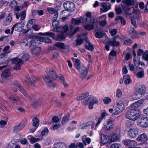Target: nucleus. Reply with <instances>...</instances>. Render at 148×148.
Wrapping results in <instances>:
<instances>
[{
    "label": "nucleus",
    "instance_id": "obj_47",
    "mask_svg": "<svg viewBox=\"0 0 148 148\" xmlns=\"http://www.w3.org/2000/svg\"><path fill=\"white\" fill-rule=\"evenodd\" d=\"M144 71H140L137 73L136 75V76L140 78H143L144 76Z\"/></svg>",
    "mask_w": 148,
    "mask_h": 148
},
{
    "label": "nucleus",
    "instance_id": "obj_23",
    "mask_svg": "<svg viewBox=\"0 0 148 148\" xmlns=\"http://www.w3.org/2000/svg\"><path fill=\"white\" fill-rule=\"evenodd\" d=\"M101 5L102 8H100V10L103 12H106L111 8V5H107L105 2L103 3Z\"/></svg>",
    "mask_w": 148,
    "mask_h": 148
},
{
    "label": "nucleus",
    "instance_id": "obj_34",
    "mask_svg": "<svg viewBox=\"0 0 148 148\" xmlns=\"http://www.w3.org/2000/svg\"><path fill=\"white\" fill-rule=\"evenodd\" d=\"M123 1L128 6H132L134 5L136 0H123Z\"/></svg>",
    "mask_w": 148,
    "mask_h": 148
},
{
    "label": "nucleus",
    "instance_id": "obj_43",
    "mask_svg": "<svg viewBox=\"0 0 148 148\" xmlns=\"http://www.w3.org/2000/svg\"><path fill=\"white\" fill-rule=\"evenodd\" d=\"M96 37H102L106 36V34L104 33L103 31H101L97 32L95 34Z\"/></svg>",
    "mask_w": 148,
    "mask_h": 148
},
{
    "label": "nucleus",
    "instance_id": "obj_35",
    "mask_svg": "<svg viewBox=\"0 0 148 148\" xmlns=\"http://www.w3.org/2000/svg\"><path fill=\"white\" fill-rule=\"evenodd\" d=\"M32 125L34 127H37L39 125V119L37 117H35L32 120Z\"/></svg>",
    "mask_w": 148,
    "mask_h": 148
},
{
    "label": "nucleus",
    "instance_id": "obj_4",
    "mask_svg": "<svg viewBox=\"0 0 148 148\" xmlns=\"http://www.w3.org/2000/svg\"><path fill=\"white\" fill-rule=\"evenodd\" d=\"M31 39L29 42V46H35L40 44L41 41L45 43H50L51 40L49 38H28Z\"/></svg>",
    "mask_w": 148,
    "mask_h": 148
},
{
    "label": "nucleus",
    "instance_id": "obj_28",
    "mask_svg": "<svg viewBox=\"0 0 148 148\" xmlns=\"http://www.w3.org/2000/svg\"><path fill=\"white\" fill-rule=\"evenodd\" d=\"M71 21L72 24L75 25H78L81 22H82V17H81L79 18H73L71 20Z\"/></svg>",
    "mask_w": 148,
    "mask_h": 148
},
{
    "label": "nucleus",
    "instance_id": "obj_50",
    "mask_svg": "<svg viewBox=\"0 0 148 148\" xmlns=\"http://www.w3.org/2000/svg\"><path fill=\"white\" fill-rule=\"evenodd\" d=\"M79 28L78 27H77L73 30L71 29L69 33L71 36H72L74 34L77 32L79 31Z\"/></svg>",
    "mask_w": 148,
    "mask_h": 148
},
{
    "label": "nucleus",
    "instance_id": "obj_55",
    "mask_svg": "<svg viewBox=\"0 0 148 148\" xmlns=\"http://www.w3.org/2000/svg\"><path fill=\"white\" fill-rule=\"evenodd\" d=\"M29 58V56L28 54L25 53L23 54L21 57V60L23 61L27 60Z\"/></svg>",
    "mask_w": 148,
    "mask_h": 148
},
{
    "label": "nucleus",
    "instance_id": "obj_60",
    "mask_svg": "<svg viewBox=\"0 0 148 148\" xmlns=\"http://www.w3.org/2000/svg\"><path fill=\"white\" fill-rule=\"evenodd\" d=\"M129 32L130 34H132L133 35H134V34H137V32L136 31L133 27H131L130 28L129 31Z\"/></svg>",
    "mask_w": 148,
    "mask_h": 148
},
{
    "label": "nucleus",
    "instance_id": "obj_56",
    "mask_svg": "<svg viewBox=\"0 0 148 148\" xmlns=\"http://www.w3.org/2000/svg\"><path fill=\"white\" fill-rule=\"evenodd\" d=\"M130 141L131 140L127 139L123 141L122 143L125 146H130Z\"/></svg>",
    "mask_w": 148,
    "mask_h": 148
},
{
    "label": "nucleus",
    "instance_id": "obj_20",
    "mask_svg": "<svg viewBox=\"0 0 148 148\" xmlns=\"http://www.w3.org/2000/svg\"><path fill=\"white\" fill-rule=\"evenodd\" d=\"M144 100L141 99L138 101L137 102L132 104L131 105V108H137L139 106L141 105L144 102Z\"/></svg>",
    "mask_w": 148,
    "mask_h": 148
},
{
    "label": "nucleus",
    "instance_id": "obj_5",
    "mask_svg": "<svg viewBox=\"0 0 148 148\" xmlns=\"http://www.w3.org/2000/svg\"><path fill=\"white\" fill-rule=\"evenodd\" d=\"M116 38L106 39L103 43L105 45V47L108 51L109 50V46L114 47H117L119 45V42L116 40Z\"/></svg>",
    "mask_w": 148,
    "mask_h": 148
},
{
    "label": "nucleus",
    "instance_id": "obj_38",
    "mask_svg": "<svg viewBox=\"0 0 148 148\" xmlns=\"http://www.w3.org/2000/svg\"><path fill=\"white\" fill-rule=\"evenodd\" d=\"M93 124V122L91 121H89L87 123H84L81 124V129H86L88 126H90Z\"/></svg>",
    "mask_w": 148,
    "mask_h": 148
},
{
    "label": "nucleus",
    "instance_id": "obj_41",
    "mask_svg": "<svg viewBox=\"0 0 148 148\" xmlns=\"http://www.w3.org/2000/svg\"><path fill=\"white\" fill-rule=\"evenodd\" d=\"M9 99L10 101L13 103L16 102L18 100V98L17 96H14L13 95L10 96Z\"/></svg>",
    "mask_w": 148,
    "mask_h": 148
},
{
    "label": "nucleus",
    "instance_id": "obj_63",
    "mask_svg": "<svg viewBox=\"0 0 148 148\" xmlns=\"http://www.w3.org/2000/svg\"><path fill=\"white\" fill-rule=\"evenodd\" d=\"M114 110L115 111L114 113H113V114L114 115H117L120 113V108H114Z\"/></svg>",
    "mask_w": 148,
    "mask_h": 148
},
{
    "label": "nucleus",
    "instance_id": "obj_51",
    "mask_svg": "<svg viewBox=\"0 0 148 148\" xmlns=\"http://www.w3.org/2000/svg\"><path fill=\"white\" fill-rule=\"evenodd\" d=\"M13 84L15 86L19 88L22 93L25 90L21 86L20 84L17 82L15 81L14 83Z\"/></svg>",
    "mask_w": 148,
    "mask_h": 148
},
{
    "label": "nucleus",
    "instance_id": "obj_42",
    "mask_svg": "<svg viewBox=\"0 0 148 148\" xmlns=\"http://www.w3.org/2000/svg\"><path fill=\"white\" fill-rule=\"evenodd\" d=\"M84 40V39L82 38H78L75 40L76 46L81 45L83 43Z\"/></svg>",
    "mask_w": 148,
    "mask_h": 148
},
{
    "label": "nucleus",
    "instance_id": "obj_49",
    "mask_svg": "<svg viewBox=\"0 0 148 148\" xmlns=\"http://www.w3.org/2000/svg\"><path fill=\"white\" fill-rule=\"evenodd\" d=\"M110 140L112 142L115 141L118 139L117 135L115 134H113L110 135Z\"/></svg>",
    "mask_w": 148,
    "mask_h": 148
},
{
    "label": "nucleus",
    "instance_id": "obj_13",
    "mask_svg": "<svg viewBox=\"0 0 148 148\" xmlns=\"http://www.w3.org/2000/svg\"><path fill=\"white\" fill-rule=\"evenodd\" d=\"M69 27L67 25H65L63 26H60L56 28H54L53 30L58 32L64 33L67 34V32L68 31Z\"/></svg>",
    "mask_w": 148,
    "mask_h": 148
},
{
    "label": "nucleus",
    "instance_id": "obj_52",
    "mask_svg": "<svg viewBox=\"0 0 148 148\" xmlns=\"http://www.w3.org/2000/svg\"><path fill=\"white\" fill-rule=\"evenodd\" d=\"M35 21L34 19H32L29 20L27 23L26 26L29 29L31 25L33 24L35 22Z\"/></svg>",
    "mask_w": 148,
    "mask_h": 148
},
{
    "label": "nucleus",
    "instance_id": "obj_14",
    "mask_svg": "<svg viewBox=\"0 0 148 148\" xmlns=\"http://www.w3.org/2000/svg\"><path fill=\"white\" fill-rule=\"evenodd\" d=\"M25 125V122L21 123L18 125H15L14 126L13 132L16 133L22 130Z\"/></svg>",
    "mask_w": 148,
    "mask_h": 148
},
{
    "label": "nucleus",
    "instance_id": "obj_21",
    "mask_svg": "<svg viewBox=\"0 0 148 148\" xmlns=\"http://www.w3.org/2000/svg\"><path fill=\"white\" fill-rule=\"evenodd\" d=\"M32 80L34 82H35L37 80V79L34 77H32V79L29 77H27L26 78L25 82L26 83L30 84L31 86H34L35 85L34 83L32 82Z\"/></svg>",
    "mask_w": 148,
    "mask_h": 148
},
{
    "label": "nucleus",
    "instance_id": "obj_54",
    "mask_svg": "<svg viewBox=\"0 0 148 148\" xmlns=\"http://www.w3.org/2000/svg\"><path fill=\"white\" fill-rule=\"evenodd\" d=\"M47 10L48 12L51 14H53L56 12L57 11L56 10L53 8L48 7L47 8Z\"/></svg>",
    "mask_w": 148,
    "mask_h": 148
},
{
    "label": "nucleus",
    "instance_id": "obj_59",
    "mask_svg": "<svg viewBox=\"0 0 148 148\" xmlns=\"http://www.w3.org/2000/svg\"><path fill=\"white\" fill-rule=\"evenodd\" d=\"M138 145L137 144V143L136 141L135 140H131L130 146L136 147Z\"/></svg>",
    "mask_w": 148,
    "mask_h": 148
},
{
    "label": "nucleus",
    "instance_id": "obj_37",
    "mask_svg": "<svg viewBox=\"0 0 148 148\" xmlns=\"http://www.w3.org/2000/svg\"><path fill=\"white\" fill-rule=\"evenodd\" d=\"M40 51V48L39 47H37L34 49H32L31 52L34 55H37L39 53Z\"/></svg>",
    "mask_w": 148,
    "mask_h": 148
},
{
    "label": "nucleus",
    "instance_id": "obj_16",
    "mask_svg": "<svg viewBox=\"0 0 148 148\" xmlns=\"http://www.w3.org/2000/svg\"><path fill=\"white\" fill-rule=\"evenodd\" d=\"M148 140V138L145 133L141 134L137 137L136 139L137 141L141 142L143 143H145Z\"/></svg>",
    "mask_w": 148,
    "mask_h": 148
},
{
    "label": "nucleus",
    "instance_id": "obj_7",
    "mask_svg": "<svg viewBox=\"0 0 148 148\" xmlns=\"http://www.w3.org/2000/svg\"><path fill=\"white\" fill-rule=\"evenodd\" d=\"M137 124L140 127L143 128L148 127V117H142L137 121Z\"/></svg>",
    "mask_w": 148,
    "mask_h": 148
},
{
    "label": "nucleus",
    "instance_id": "obj_31",
    "mask_svg": "<svg viewBox=\"0 0 148 148\" xmlns=\"http://www.w3.org/2000/svg\"><path fill=\"white\" fill-rule=\"evenodd\" d=\"M86 40L88 43V45H86L85 46V48L87 49L90 51H92L94 49V47L92 45L87 38L86 39Z\"/></svg>",
    "mask_w": 148,
    "mask_h": 148
},
{
    "label": "nucleus",
    "instance_id": "obj_18",
    "mask_svg": "<svg viewBox=\"0 0 148 148\" xmlns=\"http://www.w3.org/2000/svg\"><path fill=\"white\" fill-rule=\"evenodd\" d=\"M78 71L80 72V73L82 76L84 77H85L87 75L88 72V69L84 65L81 66L79 70Z\"/></svg>",
    "mask_w": 148,
    "mask_h": 148
},
{
    "label": "nucleus",
    "instance_id": "obj_58",
    "mask_svg": "<svg viewBox=\"0 0 148 148\" xmlns=\"http://www.w3.org/2000/svg\"><path fill=\"white\" fill-rule=\"evenodd\" d=\"M49 131V130L47 128L45 127L41 132V135L42 136H43L47 134L48 133Z\"/></svg>",
    "mask_w": 148,
    "mask_h": 148
},
{
    "label": "nucleus",
    "instance_id": "obj_9",
    "mask_svg": "<svg viewBox=\"0 0 148 148\" xmlns=\"http://www.w3.org/2000/svg\"><path fill=\"white\" fill-rule=\"evenodd\" d=\"M25 25L24 23L23 22H18L15 24L11 28V34H12L14 29L15 31H21Z\"/></svg>",
    "mask_w": 148,
    "mask_h": 148
},
{
    "label": "nucleus",
    "instance_id": "obj_25",
    "mask_svg": "<svg viewBox=\"0 0 148 148\" xmlns=\"http://www.w3.org/2000/svg\"><path fill=\"white\" fill-rule=\"evenodd\" d=\"M101 142L104 145L108 143L109 140V137L104 134H102L101 136Z\"/></svg>",
    "mask_w": 148,
    "mask_h": 148
},
{
    "label": "nucleus",
    "instance_id": "obj_1",
    "mask_svg": "<svg viewBox=\"0 0 148 148\" xmlns=\"http://www.w3.org/2000/svg\"><path fill=\"white\" fill-rule=\"evenodd\" d=\"M46 71L47 76H44L43 77V79L48 86L55 88L56 85L53 79H56L58 78H59V76H58L56 71L51 68H47Z\"/></svg>",
    "mask_w": 148,
    "mask_h": 148
},
{
    "label": "nucleus",
    "instance_id": "obj_64",
    "mask_svg": "<svg viewBox=\"0 0 148 148\" xmlns=\"http://www.w3.org/2000/svg\"><path fill=\"white\" fill-rule=\"evenodd\" d=\"M143 57L144 60L148 61V51L144 53Z\"/></svg>",
    "mask_w": 148,
    "mask_h": 148
},
{
    "label": "nucleus",
    "instance_id": "obj_32",
    "mask_svg": "<svg viewBox=\"0 0 148 148\" xmlns=\"http://www.w3.org/2000/svg\"><path fill=\"white\" fill-rule=\"evenodd\" d=\"M128 103V100L127 99H122L121 100V106H123V108L121 109V112L124 110L125 108V106H127Z\"/></svg>",
    "mask_w": 148,
    "mask_h": 148
},
{
    "label": "nucleus",
    "instance_id": "obj_12",
    "mask_svg": "<svg viewBox=\"0 0 148 148\" xmlns=\"http://www.w3.org/2000/svg\"><path fill=\"white\" fill-rule=\"evenodd\" d=\"M138 131L137 128H131L129 130L127 134L131 138H134L138 135Z\"/></svg>",
    "mask_w": 148,
    "mask_h": 148
},
{
    "label": "nucleus",
    "instance_id": "obj_40",
    "mask_svg": "<svg viewBox=\"0 0 148 148\" xmlns=\"http://www.w3.org/2000/svg\"><path fill=\"white\" fill-rule=\"evenodd\" d=\"M129 78L130 76L128 75L123 76V79L125 80L124 83L125 84H128L131 83V80Z\"/></svg>",
    "mask_w": 148,
    "mask_h": 148
},
{
    "label": "nucleus",
    "instance_id": "obj_62",
    "mask_svg": "<svg viewBox=\"0 0 148 148\" xmlns=\"http://www.w3.org/2000/svg\"><path fill=\"white\" fill-rule=\"evenodd\" d=\"M115 10L117 15L120 14V6L119 5L118 7L116 6Z\"/></svg>",
    "mask_w": 148,
    "mask_h": 148
},
{
    "label": "nucleus",
    "instance_id": "obj_19",
    "mask_svg": "<svg viewBox=\"0 0 148 148\" xmlns=\"http://www.w3.org/2000/svg\"><path fill=\"white\" fill-rule=\"evenodd\" d=\"M12 13H9L6 17V20L3 23V25L7 26L10 25L12 20Z\"/></svg>",
    "mask_w": 148,
    "mask_h": 148
},
{
    "label": "nucleus",
    "instance_id": "obj_45",
    "mask_svg": "<svg viewBox=\"0 0 148 148\" xmlns=\"http://www.w3.org/2000/svg\"><path fill=\"white\" fill-rule=\"evenodd\" d=\"M132 100H135L141 98V95L138 93H135L132 95Z\"/></svg>",
    "mask_w": 148,
    "mask_h": 148
},
{
    "label": "nucleus",
    "instance_id": "obj_61",
    "mask_svg": "<svg viewBox=\"0 0 148 148\" xmlns=\"http://www.w3.org/2000/svg\"><path fill=\"white\" fill-rule=\"evenodd\" d=\"M14 13L15 12H18L21 10H22L21 5L20 6H16L14 8Z\"/></svg>",
    "mask_w": 148,
    "mask_h": 148
},
{
    "label": "nucleus",
    "instance_id": "obj_3",
    "mask_svg": "<svg viewBox=\"0 0 148 148\" xmlns=\"http://www.w3.org/2000/svg\"><path fill=\"white\" fill-rule=\"evenodd\" d=\"M140 112L137 108H131L126 114V117L133 121H135L139 118Z\"/></svg>",
    "mask_w": 148,
    "mask_h": 148
},
{
    "label": "nucleus",
    "instance_id": "obj_46",
    "mask_svg": "<svg viewBox=\"0 0 148 148\" xmlns=\"http://www.w3.org/2000/svg\"><path fill=\"white\" fill-rule=\"evenodd\" d=\"M89 95L88 94V93H85L83 94L82 95L79 96L77 99V100H83L86 97H87Z\"/></svg>",
    "mask_w": 148,
    "mask_h": 148
},
{
    "label": "nucleus",
    "instance_id": "obj_39",
    "mask_svg": "<svg viewBox=\"0 0 148 148\" xmlns=\"http://www.w3.org/2000/svg\"><path fill=\"white\" fill-rule=\"evenodd\" d=\"M17 2L15 0H13L10 3L9 7L11 9L14 8L17 5Z\"/></svg>",
    "mask_w": 148,
    "mask_h": 148
},
{
    "label": "nucleus",
    "instance_id": "obj_33",
    "mask_svg": "<svg viewBox=\"0 0 148 148\" xmlns=\"http://www.w3.org/2000/svg\"><path fill=\"white\" fill-rule=\"evenodd\" d=\"M37 34L42 36H47L49 37H54L55 36V34L49 32L45 33L39 32Z\"/></svg>",
    "mask_w": 148,
    "mask_h": 148
},
{
    "label": "nucleus",
    "instance_id": "obj_8",
    "mask_svg": "<svg viewBox=\"0 0 148 148\" xmlns=\"http://www.w3.org/2000/svg\"><path fill=\"white\" fill-rule=\"evenodd\" d=\"M63 5L64 9L67 11L72 12L75 10V5L72 2L66 1L64 3Z\"/></svg>",
    "mask_w": 148,
    "mask_h": 148
},
{
    "label": "nucleus",
    "instance_id": "obj_15",
    "mask_svg": "<svg viewBox=\"0 0 148 148\" xmlns=\"http://www.w3.org/2000/svg\"><path fill=\"white\" fill-rule=\"evenodd\" d=\"M26 11L23 10L21 12L19 13L18 12H15V15L17 19H19L20 18V20H24L25 18Z\"/></svg>",
    "mask_w": 148,
    "mask_h": 148
},
{
    "label": "nucleus",
    "instance_id": "obj_48",
    "mask_svg": "<svg viewBox=\"0 0 148 148\" xmlns=\"http://www.w3.org/2000/svg\"><path fill=\"white\" fill-rule=\"evenodd\" d=\"M59 79L63 82V84H64L65 87H66L68 86V85L65 82L64 77L63 76L61 75H60L59 77Z\"/></svg>",
    "mask_w": 148,
    "mask_h": 148
},
{
    "label": "nucleus",
    "instance_id": "obj_22",
    "mask_svg": "<svg viewBox=\"0 0 148 148\" xmlns=\"http://www.w3.org/2000/svg\"><path fill=\"white\" fill-rule=\"evenodd\" d=\"M112 120L109 119L107 122L104 125V128L108 130L112 129Z\"/></svg>",
    "mask_w": 148,
    "mask_h": 148
},
{
    "label": "nucleus",
    "instance_id": "obj_26",
    "mask_svg": "<svg viewBox=\"0 0 148 148\" xmlns=\"http://www.w3.org/2000/svg\"><path fill=\"white\" fill-rule=\"evenodd\" d=\"M28 138L30 139L31 143L33 144L37 141L41 140L42 139V137L40 136L39 138H35L31 135L28 136Z\"/></svg>",
    "mask_w": 148,
    "mask_h": 148
},
{
    "label": "nucleus",
    "instance_id": "obj_30",
    "mask_svg": "<svg viewBox=\"0 0 148 148\" xmlns=\"http://www.w3.org/2000/svg\"><path fill=\"white\" fill-rule=\"evenodd\" d=\"M71 59L75 63V66L76 69L78 70H79L81 66H80V60L78 59H75L73 58H72Z\"/></svg>",
    "mask_w": 148,
    "mask_h": 148
},
{
    "label": "nucleus",
    "instance_id": "obj_57",
    "mask_svg": "<svg viewBox=\"0 0 148 148\" xmlns=\"http://www.w3.org/2000/svg\"><path fill=\"white\" fill-rule=\"evenodd\" d=\"M103 101L104 103L107 104L111 101V99L108 97H106L103 99Z\"/></svg>",
    "mask_w": 148,
    "mask_h": 148
},
{
    "label": "nucleus",
    "instance_id": "obj_53",
    "mask_svg": "<svg viewBox=\"0 0 148 148\" xmlns=\"http://www.w3.org/2000/svg\"><path fill=\"white\" fill-rule=\"evenodd\" d=\"M90 102V97L82 101V104L85 106L88 105Z\"/></svg>",
    "mask_w": 148,
    "mask_h": 148
},
{
    "label": "nucleus",
    "instance_id": "obj_29",
    "mask_svg": "<svg viewBox=\"0 0 148 148\" xmlns=\"http://www.w3.org/2000/svg\"><path fill=\"white\" fill-rule=\"evenodd\" d=\"M86 16L87 17L86 18H84L82 17V21L84 22H89L91 21H92L91 18V12H88L86 14Z\"/></svg>",
    "mask_w": 148,
    "mask_h": 148
},
{
    "label": "nucleus",
    "instance_id": "obj_11",
    "mask_svg": "<svg viewBox=\"0 0 148 148\" xmlns=\"http://www.w3.org/2000/svg\"><path fill=\"white\" fill-rule=\"evenodd\" d=\"M56 47L61 49H65L67 52H68L69 51V48L67 47L62 42H56L51 47V50L56 49H57Z\"/></svg>",
    "mask_w": 148,
    "mask_h": 148
},
{
    "label": "nucleus",
    "instance_id": "obj_44",
    "mask_svg": "<svg viewBox=\"0 0 148 148\" xmlns=\"http://www.w3.org/2000/svg\"><path fill=\"white\" fill-rule=\"evenodd\" d=\"M90 102L93 103L94 104H97L98 103L97 98L93 96H90Z\"/></svg>",
    "mask_w": 148,
    "mask_h": 148
},
{
    "label": "nucleus",
    "instance_id": "obj_36",
    "mask_svg": "<svg viewBox=\"0 0 148 148\" xmlns=\"http://www.w3.org/2000/svg\"><path fill=\"white\" fill-rule=\"evenodd\" d=\"M70 116V114H68L63 117L62 122V123L63 125L65 124L69 121Z\"/></svg>",
    "mask_w": 148,
    "mask_h": 148
},
{
    "label": "nucleus",
    "instance_id": "obj_10",
    "mask_svg": "<svg viewBox=\"0 0 148 148\" xmlns=\"http://www.w3.org/2000/svg\"><path fill=\"white\" fill-rule=\"evenodd\" d=\"M12 62L15 64L14 67L13 69L16 70H19L21 68V66L23 64V61L20 58H13L12 60Z\"/></svg>",
    "mask_w": 148,
    "mask_h": 148
},
{
    "label": "nucleus",
    "instance_id": "obj_17",
    "mask_svg": "<svg viewBox=\"0 0 148 148\" xmlns=\"http://www.w3.org/2000/svg\"><path fill=\"white\" fill-rule=\"evenodd\" d=\"M136 91L137 92L142 95L146 92V88L145 85H141L138 86L136 89Z\"/></svg>",
    "mask_w": 148,
    "mask_h": 148
},
{
    "label": "nucleus",
    "instance_id": "obj_24",
    "mask_svg": "<svg viewBox=\"0 0 148 148\" xmlns=\"http://www.w3.org/2000/svg\"><path fill=\"white\" fill-rule=\"evenodd\" d=\"M10 75V70L8 69H5L1 74V77L3 79L6 78Z\"/></svg>",
    "mask_w": 148,
    "mask_h": 148
},
{
    "label": "nucleus",
    "instance_id": "obj_6",
    "mask_svg": "<svg viewBox=\"0 0 148 148\" xmlns=\"http://www.w3.org/2000/svg\"><path fill=\"white\" fill-rule=\"evenodd\" d=\"M82 22L84 25V28L85 29L88 31L93 29L94 27L97 26L98 25L97 21L95 19L89 22H84L83 21H82Z\"/></svg>",
    "mask_w": 148,
    "mask_h": 148
},
{
    "label": "nucleus",
    "instance_id": "obj_2",
    "mask_svg": "<svg viewBox=\"0 0 148 148\" xmlns=\"http://www.w3.org/2000/svg\"><path fill=\"white\" fill-rule=\"evenodd\" d=\"M125 14L127 15L133 14V16L130 17V20L132 25L135 27H137L135 19L139 20L141 17L139 11L134 9V7L129 8L125 7L123 9Z\"/></svg>",
    "mask_w": 148,
    "mask_h": 148
},
{
    "label": "nucleus",
    "instance_id": "obj_27",
    "mask_svg": "<svg viewBox=\"0 0 148 148\" xmlns=\"http://www.w3.org/2000/svg\"><path fill=\"white\" fill-rule=\"evenodd\" d=\"M53 148H67V147L64 143L59 142L55 143Z\"/></svg>",
    "mask_w": 148,
    "mask_h": 148
}]
</instances>
